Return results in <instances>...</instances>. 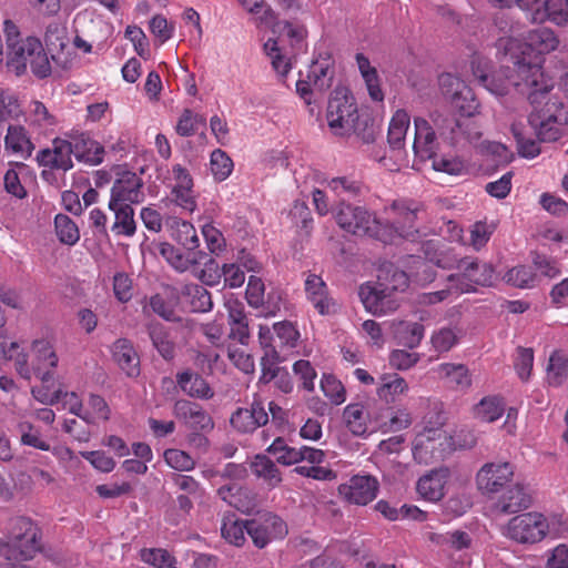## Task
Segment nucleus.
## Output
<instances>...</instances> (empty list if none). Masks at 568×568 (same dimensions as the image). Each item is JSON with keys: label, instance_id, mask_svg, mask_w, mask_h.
I'll list each match as a JSON object with an SVG mask.
<instances>
[{"label": "nucleus", "instance_id": "12", "mask_svg": "<svg viewBox=\"0 0 568 568\" xmlns=\"http://www.w3.org/2000/svg\"><path fill=\"white\" fill-rule=\"evenodd\" d=\"M514 466L507 462L486 463L476 474V485L484 495L500 493L514 478Z\"/></svg>", "mask_w": 568, "mask_h": 568}, {"label": "nucleus", "instance_id": "46", "mask_svg": "<svg viewBox=\"0 0 568 568\" xmlns=\"http://www.w3.org/2000/svg\"><path fill=\"white\" fill-rule=\"evenodd\" d=\"M504 410V402L498 396L484 397L474 408L476 417L487 423H493L500 418Z\"/></svg>", "mask_w": 568, "mask_h": 568}, {"label": "nucleus", "instance_id": "29", "mask_svg": "<svg viewBox=\"0 0 568 568\" xmlns=\"http://www.w3.org/2000/svg\"><path fill=\"white\" fill-rule=\"evenodd\" d=\"M343 418L348 430L359 437L368 435L369 414L362 403L348 404L343 412Z\"/></svg>", "mask_w": 568, "mask_h": 568}, {"label": "nucleus", "instance_id": "45", "mask_svg": "<svg viewBox=\"0 0 568 568\" xmlns=\"http://www.w3.org/2000/svg\"><path fill=\"white\" fill-rule=\"evenodd\" d=\"M377 284L393 293L403 292L408 286V277L404 271L390 264L381 270Z\"/></svg>", "mask_w": 568, "mask_h": 568}, {"label": "nucleus", "instance_id": "3", "mask_svg": "<svg viewBox=\"0 0 568 568\" xmlns=\"http://www.w3.org/2000/svg\"><path fill=\"white\" fill-rule=\"evenodd\" d=\"M3 531L0 557L8 562L31 560L41 550V530L30 517H10Z\"/></svg>", "mask_w": 568, "mask_h": 568}, {"label": "nucleus", "instance_id": "36", "mask_svg": "<svg viewBox=\"0 0 568 568\" xmlns=\"http://www.w3.org/2000/svg\"><path fill=\"white\" fill-rule=\"evenodd\" d=\"M247 531V520H242L235 514H229L223 517L221 525L222 537L231 545L241 547L244 545Z\"/></svg>", "mask_w": 568, "mask_h": 568}, {"label": "nucleus", "instance_id": "50", "mask_svg": "<svg viewBox=\"0 0 568 568\" xmlns=\"http://www.w3.org/2000/svg\"><path fill=\"white\" fill-rule=\"evenodd\" d=\"M568 372V358L561 352H554L547 365V381L552 386H559Z\"/></svg>", "mask_w": 568, "mask_h": 568}, {"label": "nucleus", "instance_id": "11", "mask_svg": "<svg viewBox=\"0 0 568 568\" xmlns=\"http://www.w3.org/2000/svg\"><path fill=\"white\" fill-rule=\"evenodd\" d=\"M498 52L503 53L501 59V68L500 70L489 75L487 74L488 70V60L478 54L473 55L470 61V68L474 77L478 80L480 84H483L489 92L496 95H505L509 92L510 88H514L510 82L509 75L513 72H507V59L503 50L498 49Z\"/></svg>", "mask_w": 568, "mask_h": 568}, {"label": "nucleus", "instance_id": "25", "mask_svg": "<svg viewBox=\"0 0 568 568\" xmlns=\"http://www.w3.org/2000/svg\"><path fill=\"white\" fill-rule=\"evenodd\" d=\"M70 144L78 161L98 165L103 161L104 148L85 133L71 136Z\"/></svg>", "mask_w": 568, "mask_h": 568}, {"label": "nucleus", "instance_id": "55", "mask_svg": "<svg viewBox=\"0 0 568 568\" xmlns=\"http://www.w3.org/2000/svg\"><path fill=\"white\" fill-rule=\"evenodd\" d=\"M321 388L333 405H341L346 400V389L334 375L324 374L321 378Z\"/></svg>", "mask_w": 568, "mask_h": 568}, {"label": "nucleus", "instance_id": "34", "mask_svg": "<svg viewBox=\"0 0 568 568\" xmlns=\"http://www.w3.org/2000/svg\"><path fill=\"white\" fill-rule=\"evenodd\" d=\"M356 63L361 72L362 78L365 81L367 91L372 100L381 102L384 100V93L381 89L379 77L376 68L371 65V62L363 53H357Z\"/></svg>", "mask_w": 568, "mask_h": 568}, {"label": "nucleus", "instance_id": "15", "mask_svg": "<svg viewBox=\"0 0 568 568\" xmlns=\"http://www.w3.org/2000/svg\"><path fill=\"white\" fill-rule=\"evenodd\" d=\"M334 70L328 60L315 61L311 64L305 80L296 82V92L306 104L312 103L314 92H324L332 85Z\"/></svg>", "mask_w": 568, "mask_h": 568}, {"label": "nucleus", "instance_id": "38", "mask_svg": "<svg viewBox=\"0 0 568 568\" xmlns=\"http://www.w3.org/2000/svg\"><path fill=\"white\" fill-rule=\"evenodd\" d=\"M437 369L447 384L455 389L465 390L471 384L468 369L463 364L444 363Z\"/></svg>", "mask_w": 568, "mask_h": 568}, {"label": "nucleus", "instance_id": "6", "mask_svg": "<svg viewBox=\"0 0 568 568\" xmlns=\"http://www.w3.org/2000/svg\"><path fill=\"white\" fill-rule=\"evenodd\" d=\"M414 152L420 161L433 160V168L436 171L448 174H459L464 170V164L456 158H435L437 150L435 128L423 118H416Z\"/></svg>", "mask_w": 568, "mask_h": 568}, {"label": "nucleus", "instance_id": "53", "mask_svg": "<svg viewBox=\"0 0 568 568\" xmlns=\"http://www.w3.org/2000/svg\"><path fill=\"white\" fill-rule=\"evenodd\" d=\"M55 233L61 243L74 245L80 239L77 224L64 214H58L54 219Z\"/></svg>", "mask_w": 568, "mask_h": 568}, {"label": "nucleus", "instance_id": "60", "mask_svg": "<svg viewBox=\"0 0 568 568\" xmlns=\"http://www.w3.org/2000/svg\"><path fill=\"white\" fill-rule=\"evenodd\" d=\"M452 104L465 118H471L477 112L479 105L473 90L467 84Z\"/></svg>", "mask_w": 568, "mask_h": 568}, {"label": "nucleus", "instance_id": "1", "mask_svg": "<svg viewBox=\"0 0 568 568\" xmlns=\"http://www.w3.org/2000/svg\"><path fill=\"white\" fill-rule=\"evenodd\" d=\"M559 39L549 28H538L528 32L527 41L518 38H503L497 49L503 50L507 59V72L510 82L519 93L527 95L532 108L528 123L537 139L541 142H554L560 139L568 123L564 104L551 94L554 88L546 78L541 67L531 61V51L546 54L555 51Z\"/></svg>", "mask_w": 568, "mask_h": 568}, {"label": "nucleus", "instance_id": "9", "mask_svg": "<svg viewBox=\"0 0 568 568\" xmlns=\"http://www.w3.org/2000/svg\"><path fill=\"white\" fill-rule=\"evenodd\" d=\"M547 529V520L541 514L527 513L509 520L506 535L520 544H534L546 536Z\"/></svg>", "mask_w": 568, "mask_h": 568}, {"label": "nucleus", "instance_id": "20", "mask_svg": "<svg viewBox=\"0 0 568 568\" xmlns=\"http://www.w3.org/2000/svg\"><path fill=\"white\" fill-rule=\"evenodd\" d=\"M72 146L69 140L54 139L51 149H43L38 152L37 161L40 166L68 171L72 169Z\"/></svg>", "mask_w": 568, "mask_h": 568}, {"label": "nucleus", "instance_id": "40", "mask_svg": "<svg viewBox=\"0 0 568 568\" xmlns=\"http://www.w3.org/2000/svg\"><path fill=\"white\" fill-rule=\"evenodd\" d=\"M374 422L376 423V428L382 433H392L408 428L413 419L407 409L398 408L392 412L389 417L384 416V414L374 417Z\"/></svg>", "mask_w": 568, "mask_h": 568}, {"label": "nucleus", "instance_id": "4", "mask_svg": "<svg viewBox=\"0 0 568 568\" xmlns=\"http://www.w3.org/2000/svg\"><path fill=\"white\" fill-rule=\"evenodd\" d=\"M338 226L357 236H369L384 243L392 242V227L383 226L376 215L364 206H356L341 201L334 209Z\"/></svg>", "mask_w": 568, "mask_h": 568}, {"label": "nucleus", "instance_id": "54", "mask_svg": "<svg viewBox=\"0 0 568 568\" xmlns=\"http://www.w3.org/2000/svg\"><path fill=\"white\" fill-rule=\"evenodd\" d=\"M210 165L214 179L220 182L230 176L234 166L232 159L221 149L211 153Z\"/></svg>", "mask_w": 568, "mask_h": 568}, {"label": "nucleus", "instance_id": "56", "mask_svg": "<svg viewBox=\"0 0 568 568\" xmlns=\"http://www.w3.org/2000/svg\"><path fill=\"white\" fill-rule=\"evenodd\" d=\"M327 187L337 196L341 197H356L361 195L362 193V184L361 182L346 178V176H339L334 178L328 181Z\"/></svg>", "mask_w": 568, "mask_h": 568}, {"label": "nucleus", "instance_id": "47", "mask_svg": "<svg viewBox=\"0 0 568 568\" xmlns=\"http://www.w3.org/2000/svg\"><path fill=\"white\" fill-rule=\"evenodd\" d=\"M409 126V116L406 111L398 110L393 115L388 128V143L393 149L403 146L407 129Z\"/></svg>", "mask_w": 568, "mask_h": 568}, {"label": "nucleus", "instance_id": "7", "mask_svg": "<svg viewBox=\"0 0 568 568\" xmlns=\"http://www.w3.org/2000/svg\"><path fill=\"white\" fill-rule=\"evenodd\" d=\"M457 272L450 274V281L457 294L475 292L476 286H489L494 280V268L490 264L480 262L476 257H463L456 264Z\"/></svg>", "mask_w": 568, "mask_h": 568}, {"label": "nucleus", "instance_id": "30", "mask_svg": "<svg viewBox=\"0 0 568 568\" xmlns=\"http://www.w3.org/2000/svg\"><path fill=\"white\" fill-rule=\"evenodd\" d=\"M170 236L186 251H199L200 239L195 227L190 222L173 219L170 223Z\"/></svg>", "mask_w": 568, "mask_h": 568}, {"label": "nucleus", "instance_id": "28", "mask_svg": "<svg viewBox=\"0 0 568 568\" xmlns=\"http://www.w3.org/2000/svg\"><path fill=\"white\" fill-rule=\"evenodd\" d=\"M449 471L447 468L432 470L429 474L419 478L417 491L422 497L430 501H437L444 496V487Z\"/></svg>", "mask_w": 568, "mask_h": 568}, {"label": "nucleus", "instance_id": "63", "mask_svg": "<svg viewBox=\"0 0 568 568\" xmlns=\"http://www.w3.org/2000/svg\"><path fill=\"white\" fill-rule=\"evenodd\" d=\"M264 294L265 285L263 281L255 275H251L248 277L247 287L245 292L248 305L254 308L262 307L264 305Z\"/></svg>", "mask_w": 568, "mask_h": 568}, {"label": "nucleus", "instance_id": "49", "mask_svg": "<svg viewBox=\"0 0 568 568\" xmlns=\"http://www.w3.org/2000/svg\"><path fill=\"white\" fill-rule=\"evenodd\" d=\"M429 540L454 550L467 549L471 545L469 534L460 530L447 531L445 534H430Z\"/></svg>", "mask_w": 568, "mask_h": 568}, {"label": "nucleus", "instance_id": "19", "mask_svg": "<svg viewBox=\"0 0 568 568\" xmlns=\"http://www.w3.org/2000/svg\"><path fill=\"white\" fill-rule=\"evenodd\" d=\"M267 422L268 414L258 399H254L248 407L237 408L230 418L232 427L242 434L253 433Z\"/></svg>", "mask_w": 568, "mask_h": 568}, {"label": "nucleus", "instance_id": "17", "mask_svg": "<svg viewBox=\"0 0 568 568\" xmlns=\"http://www.w3.org/2000/svg\"><path fill=\"white\" fill-rule=\"evenodd\" d=\"M358 294L365 308L373 315H386L396 311L399 306L394 293L378 284L375 286L362 285Z\"/></svg>", "mask_w": 568, "mask_h": 568}, {"label": "nucleus", "instance_id": "33", "mask_svg": "<svg viewBox=\"0 0 568 568\" xmlns=\"http://www.w3.org/2000/svg\"><path fill=\"white\" fill-rule=\"evenodd\" d=\"M4 145L7 150H11L12 153L20 155L22 159L29 158L34 149L26 129L21 125H9Z\"/></svg>", "mask_w": 568, "mask_h": 568}, {"label": "nucleus", "instance_id": "43", "mask_svg": "<svg viewBox=\"0 0 568 568\" xmlns=\"http://www.w3.org/2000/svg\"><path fill=\"white\" fill-rule=\"evenodd\" d=\"M264 52L270 58L274 71L285 78L292 69V59L278 47L277 40L268 39L264 43Z\"/></svg>", "mask_w": 568, "mask_h": 568}, {"label": "nucleus", "instance_id": "10", "mask_svg": "<svg viewBox=\"0 0 568 568\" xmlns=\"http://www.w3.org/2000/svg\"><path fill=\"white\" fill-rule=\"evenodd\" d=\"M422 206L418 203L396 200L389 207H386V212L394 214V220L390 224H383V226L392 227V240L395 235H398L399 237L415 241L418 234L416 221Z\"/></svg>", "mask_w": 568, "mask_h": 568}, {"label": "nucleus", "instance_id": "32", "mask_svg": "<svg viewBox=\"0 0 568 568\" xmlns=\"http://www.w3.org/2000/svg\"><path fill=\"white\" fill-rule=\"evenodd\" d=\"M550 20L557 26L568 24V0H545L544 9L537 10L534 23H541Z\"/></svg>", "mask_w": 568, "mask_h": 568}, {"label": "nucleus", "instance_id": "22", "mask_svg": "<svg viewBox=\"0 0 568 568\" xmlns=\"http://www.w3.org/2000/svg\"><path fill=\"white\" fill-rule=\"evenodd\" d=\"M531 504L530 495L520 484L508 485L494 503V510L503 515H510L527 509Z\"/></svg>", "mask_w": 568, "mask_h": 568}, {"label": "nucleus", "instance_id": "8", "mask_svg": "<svg viewBox=\"0 0 568 568\" xmlns=\"http://www.w3.org/2000/svg\"><path fill=\"white\" fill-rule=\"evenodd\" d=\"M430 119L439 136L453 145L459 144L463 140L475 143L481 136L479 126L468 116L459 120L435 111L430 114Z\"/></svg>", "mask_w": 568, "mask_h": 568}, {"label": "nucleus", "instance_id": "64", "mask_svg": "<svg viewBox=\"0 0 568 568\" xmlns=\"http://www.w3.org/2000/svg\"><path fill=\"white\" fill-rule=\"evenodd\" d=\"M142 561L153 566L154 568H165L174 558L161 548L142 549L140 552Z\"/></svg>", "mask_w": 568, "mask_h": 568}, {"label": "nucleus", "instance_id": "48", "mask_svg": "<svg viewBox=\"0 0 568 568\" xmlns=\"http://www.w3.org/2000/svg\"><path fill=\"white\" fill-rule=\"evenodd\" d=\"M511 132L517 142L518 153L521 156L532 159L540 153L538 143L526 133V128L521 122H514Z\"/></svg>", "mask_w": 568, "mask_h": 568}, {"label": "nucleus", "instance_id": "51", "mask_svg": "<svg viewBox=\"0 0 568 568\" xmlns=\"http://www.w3.org/2000/svg\"><path fill=\"white\" fill-rule=\"evenodd\" d=\"M23 111L13 91L0 87V121L18 119Z\"/></svg>", "mask_w": 568, "mask_h": 568}, {"label": "nucleus", "instance_id": "44", "mask_svg": "<svg viewBox=\"0 0 568 568\" xmlns=\"http://www.w3.org/2000/svg\"><path fill=\"white\" fill-rule=\"evenodd\" d=\"M463 336V331L457 326L440 327L430 337L433 348L438 353L450 351Z\"/></svg>", "mask_w": 568, "mask_h": 568}, {"label": "nucleus", "instance_id": "41", "mask_svg": "<svg viewBox=\"0 0 568 568\" xmlns=\"http://www.w3.org/2000/svg\"><path fill=\"white\" fill-rule=\"evenodd\" d=\"M114 213L115 222L112 225V231L120 235L132 236L136 231L134 221V210L132 205H116L109 206Z\"/></svg>", "mask_w": 568, "mask_h": 568}, {"label": "nucleus", "instance_id": "21", "mask_svg": "<svg viewBox=\"0 0 568 568\" xmlns=\"http://www.w3.org/2000/svg\"><path fill=\"white\" fill-rule=\"evenodd\" d=\"M305 293L307 300L321 315H331L337 312V303L328 295L325 282L316 274H308L305 278Z\"/></svg>", "mask_w": 568, "mask_h": 568}, {"label": "nucleus", "instance_id": "26", "mask_svg": "<svg viewBox=\"0 0 568 568\" xmlns=\"http://www.w3.org/2000/svg\"><path fill=\"white\" fill-rule=\"evenodd\" d=\"M175 378L180 389L192 398L211 399L214 396L210 384L202 375L192 369L176 373Z\"/></svg>", "mask_w": 568, "mask_h": 568}, {"label": "nucleus", "instance_id": "2", "mask_svg": "<svg viewBox=\"0 0 568 568\" xmlns=\"http://www.w3.org/2000/svg\"><path fill=\"white\" fill-rule=\"evenodd\" d=\"M326 120L335 135L345 136L354 133L365 143H371L375 139L372 121L366 115H359L354 97L345 88H337L332 92Z\"/></svg>", "mask_w": 568, "mask_h": 568}, {"label": "nucleus", "instance_id": "59", "mask_svg": "<svg viewBox=\"0 0 568 568\" xmlns=\"http://www.w3.org/2000/svg\"><path fill=\"white\" fill-rule=\"evenodd\" d=\"M505 280L514 286L527 288L534 286L535 274L529 266L520 265L509 270L505 275Z\"/></svg>", "mask_w": 568, "mask_h": 568}, {"label": "nucleus", "instance_id": "42", "mask_svg": "<svg viewBox=\"0 0 568 568\" xmlns=\"http://www.w3.org/2000/svg\"><path fill=\"white\" fill-rule=\"evenodd\" d=\"M17 433L19 434L21 445L30 446L42 452L51 450L50 444L41 434L40 429L30 422L23 420L18 423Z\"/></svg>", "mask_w": 568, "mask_h": 568}, {"label": "nucleus", "instance_id": "52", "mask_svg": "<svg viewBox=\"0 0 568 568\" xmlns=\"http://www.w3.org/2000/svg\"><path fill=\"white\" fill-rule=\"evenodd\" d=\"M424 333L425 327L416 322H403L396 332L399 343L409 348H415L420 344Z\"/></svg>", "mask_w": 568, "mask_h": 568}, {"label": "nucleus", "instance_id": "23", "mask_svg": "<svg viewBox=\"0 0 568 568\" xmlns=\"http://www.w3.org/2000/svg\"><path fill=\"white\" fill-rule=\"evenodd\" d=\"M160 255L168 262V264L179 273L190 271L207 257L204 251H186L182 252L180 248L170 243L159 244Z\"/></svg>", "mask_w": 568, "mask_h": 568}, {"label": "nucleus", "instance_id": "62", "mask_svg": "<svg viewBox=\"0 0 568 568\" xmlns=\"http://www.w3.org/2000/svg\"><path fill=\"white\" fill-rule=\"evenodd\" d=\"M443 432L439 427H425L423 432L417 434L414 440L413 453L415 458H423V453H427L428 444L440 438Z\"/></svg>", "mask_w": 568, "mask_h": 568}, {"label": "nucleus", "instance_id": "27", "mask_svg": "<svg viewBox=\"0 0 568 568\" xmlns=\"http://www.w3.org/2000/svg\"><path fill=\"white\" fill-rule=\"evenodd\" d=\"M112 355L119 367L129 376L140 374V357L131 341L119 338L112 345Z\"/></svg>", "mask_w": 568, "mask_h": 568}, {"label": "nucleus", "instance_id": "35", "mask_svg": "<svg viewBox=\"0 0 568 568\" xmlns=\"http://www.w3.org/2000/svg\"><path fill=\"white\" fill-rule=\"evenodd\" d=\"M148 334L158 353L165 361L173 359L175 355V345L171 339L168 329L160 323H150L148 325Z\"/></svg>", "mask_w": 568, "mask_h": 568}, {"label": "nucleus", "instance_id": "5", "mask_svg": "<svg viewBox=\"0 0 568 568\" xmlns=\"http://www.w3.org/2000/svg\"><path fill=\"white\" fill-rule=\"evenodd\" d=\"M7 65L17 75L26 73L28 65L32 73L47 78L51 73V65L41 41L36 37H27L7 49Z\"/></svg>", "mask_w": 568, "mask_h": 568}, {"label": "nucleus", "instance_id": "61", "mask_svg": "<svg viewBox=\"0 0 568 568\" xmlns=\"http://www.w3.org/2000/svg\"><path fill=\"white\" fill-rule=\"evenodd\" d=\"M439 88L443 95L453 103L459 95V92L465 88L466 83L458 77L444 73L438 79Z\"/></svg>", "mask_w": 568, "mask_h": 568}, {"label": "nucleus", "instance_id": "13", "mask_svg": "<svg viewBox=\"0 0 568 568\" xmlns=\"http://www.w3.org/2000/svg\"><path fill=\"white\" fill-rule=\"evenodd\" d=\"M143 180L136 173L123 171L118 174L111 187L108 206L133 205L144 201Z\"/></svg>", "mask_w": 568, "mask_h": 568}, {"label": "nucleus", "instance_id": "58", "mask_svg": "<svg viewBox=\"0 0 568 568\" xmlns=\"http://www.w3.org/2000/svg\"><path fill=\"white\" fill-rule=\"evenodd\" d=\"M165 463L179 471H190L195 467V460L184 450L169 448L163 454Z\"/></svg>", "mask_w": 568, "mask_h": 568}, {"label": "nucleus", "instance_id": "24", "mask_svg": "<svg viewBox=\"0 0 568 568\" xmlns=\"http://www.w3.org/2000/svg\"><path fill=\"white\" fill-rule=\"evenodd\" d=\"M174 415L195 430L207 433L214 428L213 418L196 403L186 399L176 400Z\"/></svg>", "mask_w": 568, "mask_h": 568}, {"label": "nucleus", "instance_id": "14", "mask_svg": "<svg viewBox=\"0 0 568 568\" xmlns=\"http://www.w3.org/2000/svg\"><path fill=\"white\" fill-rule=\"evenodd\" d=\"M285 523L276 515L264 513L247 520L246 534L252 538L257 548H264L272 539L286 535Z\"/></svg>", "mask_w": 568, "mask_h": 568}, {"label": "nucleus", "instance_id": "39", "mask_svg": "<svg viewBox=\"0 0 568 568\" xmlns=\"http://www.w3.org/2000/svg\"><path fill=\"white\" fill-rule=\"evenodd\" d=\"M252 473L268 486L275 487L282 481L281 473L275 463L265 455H256L251 463Z\"/></svg>", "mask_w": 568, "mask_h": 568}, {"label": "nucleus", "instance_id": "37", "mask_svg": "<svg viewBox=\"0 0 568 568\" xmlns=\"http://www.w3.org/2000/svg\"><path fill=\"white\" fill-rule=\"evenodd\" d=\"M182 296L190 304L193 312H209L213 307L211 293L202 285L186 284L181 291Z\"/></svg>", "mask_w": 568, "mask_h": 568}, {"label": "nucleus", "instance_id": "31", "mask_svg": "<svg viewBox=\"0 0 568 568\" xmlns=\"http://www.w3.org/2000/svg\"><path fill=\"white\" fill-rule=\"evenodd\" d=\"M408 392L407 382L397 373L384 374L379 378L377 395L386 403L396 402L402 395Z\"/></svg>", "mask_w": 568, "mask_h": 568}, {"label": "nucleus", "instance_id": "18", "mask_svg": "<svg viewBox=\"0 0 568 568\" xmlns=\"http://www.w3.org/2000/svg\"><path fill=\"white\" fill-rule=\"evenodd\" d=\"M378 480L371 475H355L338 487L339 494L355 505H367L378 493Z\"/></svg>", "mask_w": 568, "mask_h": 568}, {"label": "nucleus", "instance_id": "57", "mask_svg": "<svg viewBox=\"0 0 568 568\" xmlns=\"http://www.w3.org/2000/svg\"><path fill=\"white\" fill-rule=\"evenodd\" d=\"M200 125H205V119L190 109H185L176 123L175 131L181 136H191L195 134Z\"/></svg>", "mask_w": 568, "mask_h": 568}, {"label": "nucleus", "instance_id": "16", "mask_svg": "<svg viewBox=\"0 0 568 568\" xmlns=\"http://www.w3.org/2000/svg\"><path fill=\"white\" fill-rule=\"evenodd\" d=\"M31 349L33 374L49 387L54 382V369L58 366L59 357L52 344L44 338L34 339Z\"/></svg>", "mask_w": 568, "mask_h": 568}]
</instances>
